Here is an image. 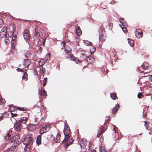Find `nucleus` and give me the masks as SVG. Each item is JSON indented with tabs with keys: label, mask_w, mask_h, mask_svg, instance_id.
Segmentation results:
<instances>
[{
	"label": "nucleus",
	"mask_w": 152,
	"mask_h": 152,
	"mask_svg": "<svg viewBox=\"0 0 152 152\" xmlns=\"http://www.w3.org/2000/svg\"><path fill=\"white\" fill-rule=\"evenodd\" d=\"M23 143L25 145L24 150L26 152L29 151L30 148L33 143V137L31 134H28L25 136L23 140Z\"/></svg>",
	"instance_id": "f257e3e1"
},
{
	"label": "nucleus",
	"mask_w": 152,
	"mask_h": 152,
	"mask_svg": "<svg viewBox=\"0 0 152 152\" xmlns=\"http://www.w3.org/2000/svg\"><path fill=\"white\" fill-rule=\"evenodd\" d=\"M70 130L64 128V133L65 137L62 142L66 143L65 145L67 147L72 144L74 141V139L73 138H70Z\"/></svg>",
	"instance_id": "f03ea898"
},
{
	"label": "nucleus",
	"mask_w": 152,
	"mask_h": 152,
	"mask_svg": "<svg viewBox=\"0 0 152 152\" xmlns=\"http://www.w3.org/2000/svg\"><path fill=\"white\" fill-rule=\"evenodd\" d=\"M11 142L13 143V145L12 146L11 148V149L13 151L14 150V149H15L16 147L20 143V136L18 135L14 136L12 138Z\"/></svg>",
	"instance_id": "7ed1b4c3"
},
{
	"label": "nucleus",
	"mask_w": 152,
	"mask_h": 152,
	"mask_svg": "<svg viewBox=\"0 0 152 152\" xmlns=\"http://www.w3.org/2000/svg\"><path fill=\"white\" fill-rule=\"evenodd\" d=\"M16 25L13 23H11L9 25L8 29V38H11L15 32L16 29Z\"/></svg>",
	"instance_id": "20e7f679"
},
{
	"label": "nucleus",
	"mask_w": 152,
	"mask_h": 152,
	"mask_svg": "<svg viewBox=\"0 0 152 152\" xmlns=\"http://www.w3.org/2000/svg\"><path fill=\"white\" fill-rule=\"evenodd\" d=\"M80 147L82 149L86 148V150L87 149L88 150H89L90 147L88 144H89V142L85 138H82L80 141Z\"/></svg>",
	"instance_id": "39448f33"
},
{
	"label": "nucleus",
	"mask_w": 152,
	"mask_h": 152,
	"mask_svg": "<svg viewBox=\"0 0 152 152\" xmlns=\"http://www.w3.org/2000/svg\"><path fill=\"white\" fill-rule=\"evenodd\" d=\"M7 32L1 31V39L2 40H4L5 44L8 45L10 43V39L8 38V36L7 35Z\"/></svg>",
	"instance_id": "423d86ee"
},
{
	"label": "nucleus",
	"mask_w": 152,
	"mask_h": 152,
	"mask_svg": "<svg viewBox=\"0 0 152 152\" xmlns=\"http://www.w3.org/2000/svg\"><path fill=\"white\" fill-rule=\"evenodd\" d=\"M65 53L64 55V56L66 58H70V59L73 61L77 62V61H79L78 59L75 58V57L73 56V55L71 52L65 51Z\"/></svg>",
	"instance_id": "0eeeda50"
},
{
	"label": "nucleus",
	"mask_w": 152,
	"mask_h": 152,
	"mask_svg": "<svg viewBox=\"0 0 152 152\" xmlns=\"http://www.w3.org/2000/svg\"><path fill=\"white\" fill-rule=\"evenodd\" d=\"M105 32L104 29L101 28L99 29V39L100 41H104L105 40V37L104 36Z\"/></svg>",
	"instance_id": "6e6552de"
},
{
	"label": "nucleus",
	"mask_w": 152,
	"mask_h": 152,
	"mask_svg": "<svg viewBox=\"0 0 152 152\" xmlns=\"http://www.w3.org/2000/svg\"><path fill=\"white\" fill-rule=\"evenodd\" d=\"M22 128V125L18 121H16L14 124V128L15 130L17 132L20 131Z\"/></svg>",
	"instance_id": "1a4fd4ad"
},
{
	"label": "nucleus",
	"mask_w": 152,
	"mask_h": 152,
	"mask_svg": "<svg viewBox=\"0 0 152 152\" xmlns=\"http://www.w3.org/2000/svg\"><path fill=\"white\" fill-rule=\"evenodd\" d=\"M35 36H36V37H38L39 36H40V37L39 38H42L43 39H45V34L44 33H42L41 32V34H39V32L38 31V27H36L35 28Z\"/></svg>",
	"instance_id": "9d476101"
},
{
	"label": "nucleus",
	"mask_w": 152,
	"mask_h": 152,
	"mask_svg": "<svg viewBox=\"0 0 152 152\" xmlns=\"http://www.w3.org/2000/svg\"><path fill=\"white\" fill-rule=\"evenodd\" d=\"M23 36L25 40H28L31 38L29 30L28 29L25 30L23 32Z\"/></svg>",
	"instance_id": "9b49d317"
},
{
	"label": "nucleus",
	"mask_w": 152,
	"mask_h": 152,
	"mask_svg": "<svg viewBox=\"0 0 152 152\" xmlns=\"http://www.w3.org/2000/svg\"><path fill=\"white\" fill-rule=\"evenodd\" d=\"M135 36L137 38H140L142 37L143 35L141 29L139 28L136 29L135 32Z\"/></svg>",
	"instance_id": "f8f14e48"
},
{
	"label": "nucleus",
	"mask_w": 152,
	"mask_h": 152,
	"mask_svg": "<svg viewBox=\"0 0 152 152\" xmlns=\"http://www.w3.org/2000/svg\"><path fill=\"white\" fill-rule=\"evenodd\" d=\"M29 115H28V117H23L20 118L18 121L19 122L26 124L28 121V118H29Z\"/></svg>",
	"instance_id": "ddd939ff"
},
{
	"label": "nucleus",
	"mask_w": 152,
	"mask_h": 152,
	"mask_svg": "<svg viewBox=\"0 0 152 152\" xmlns=\"http://www.w3.org/2000/svg\"><path fill=\"white\" fill-rule=\"evenodd\" d=\"M43 88V87H41V88H39V94L40 96H43L45 98H46V96L47 95V92L45 90H43V91L42 90Z\"/></svg>",
	"instance_id": "4468645a"
},
{
	"label": "nucleus",
	"mask_w": 152,
	"mask_h": 152,
	"mask_svg": "<svg viewBox=\"0 0 152 152\" xmlns=\"http://www.w3.org/2000/svg\"><path fill=\"white\" fill-rule=\"evenodd\" d=\"M31 61L29 59H25L23 60V65L25 67L28 68L30 64Z\"/></svg>",
	"instance_id": "2eb2a0df"
},
{
	"label": "nucleus",
	"mask_w": 152,
	"mask_h": 152,
	"mask_svg": "<svg viewBox=\"0 0 152 152\" xmlns=\"http://www.w3.org/2000/svg\"><path fill=\"white\" fill-rule=\"evenodd\" d=\"M46 39H43L42 38H39L38 41V45H41L42 43L43 46H44L45 44Z\"/></svg>",
	"instance_id": "dca6fc26"
},
{
	"label": "nucleus",
	"mask_w": 152,
	"mask_h": 152,
	"mask_svg": "<svg viewBox=\"0 0 152 152\" xmlns=\"http://www.w3.org/2000/svg\"><path fill=\"white\" fill-rule=\"evenodd\" d=\"M120 106L118 104H116L115 106L113 108L112 110V113L113 114H114L116 113L119 108Z\"/></svg>",
	"instance_id": "f3484780"
},
{
	"label": "nucleus",
	"mask_w": 152,
	"mask_h": 152,
	"mask_svg": "<svg viewBox=\"0 0 152 152\" xmlns=\"http://www.w3.org/2000/svg\"><path fill=\"white\" fill-rule=\"evenodd\" d=\"M48 129L47 126H45L44 127H42L40 131V134H43L45 132H47L49 130Z\"/></svg>",
	"instance_id": "a211bd4d"
},
{
	"label": "nucleus",
	"mask_w": 152,
	"mask_h": 152,
	"mask_svg": "<svg viewBox=\"0 0 152 152\" xmlns=\"http://www.w3.org/2000/svg\"><path fill=\"white\" fill-rule=\"evenodd\" d=\"M12 134V131H9L7 134L4 136V139L6 140H9L11 137V134Z\"/></svg>",
	"instance_id": "6ab92c4d"
},
{
	"label": "nucleus",
	"mask_w": 152,
	"mask_h": 152,
	"mask_svg": "<svg viewBox=\"0 0 152 152\" xmlns=\"http://www.w3.org/2000/svg\"><path fill=\"white\" fill-rule=\"evenodd\" d=\"M86 56L84 54L82 53L81 54V55L80 56V60L78 59L79 61H77V62H76L77 63V62H79L80 63L83 60H84L85 59H86Z\"/></svg>",
	"instance_id": "aec40b11"
},
{
	"label": "nucleus",
	"mask_w": 152,
	"mask_h": 152,
	"mask_svg": "<svg viewBox=\"0 0 152 152\" xmlns=\"http://www.w3.org/2000/svg\"><path fill=\"white\" fill-rule=\"evenodd\" d=\"M61 135L59 133H58L56 137L54 138V140L56 142H60Z\"/></svg>",
	"instance_id": "412c9836"
},
{
	"label": "nucleus",
	"mask_w": 152,
	"mask_h": 152,
	"mask_svg": "<svg viewBox=\"0 0 152 152\" xmlns=\"http://www.w3.org/2000/svg\"><path fill=\"white\" fill-rule=\"evenodd\" d=\"M27 110V108L26 107H17L15 108L14 110H18L21 111H26Z\"/></svg>",
	"instance_id": "4be33fe9"
},
{
	"label": "nucleus",
	"mask_w": 152,
	"mask_h": 152,
	"mask_svg": "<svg viewBox=\"0 0 152 152\" xmlns=\"http://www.w3.org/2000/svg\"><path fill=\"white\" fill-rule=\"evenodd\" d=\"M9 115V114L8 112H6L3 113L2 115L1 116V120L2 119H4V118H7Z\"/></svg>",
	"instance_id": "5701e85b"
},
{
	"label": "nucleus",
	"mask_w": 152,
	"mask_h": 152,
	"mask_svg": "<svg viewBox=\"0 0 152 152\" xmlns=\"http://www.w3.org/2000/svg\"><path fill=\"white\" fill-rule=\"evenodd\" d=\"M110 97L113 100H115L118 99V97L117 96V94L116 92L110 93Z\"/></svg>",
	"instance_id": "b1692460"
},
{
	"label": "nucleus",
	"mask_w": 152,
	"mask_h": 152,
	"mask_svg": "<svg viewBox=\"0 0 152 152\" xmlns=\"http://www.w3.org/2000/svg\"><path fill=\"white\" fill-rule=\"evenodd\" d=\"M17 38V35L16 34L14 35L12 37L11 39V43L15 45L16 43V39Z\"/></svg>",
	"instance_id": "393cba45"
},
{
	"label": "nucleus",
	"mask_w": 152,
	"mask_h": 152,
	"mask_svg": "<svg viewBox=\"0 0 152 152\" xmlns=\"http://www.w3.org/2000/svg\"><path fill=\"white\" fill-rule=\"evenodd\" d=\"M148 66V64L147 62H144L141 65V67L142 69L145 70L147 69Z\"/></svg>",
	"instance_id": "a878e982"
},
{
	"label": "nucleus",
	"mask_w": 152,
	"mask_h": 152,
	"mask_svg": "<svg viewBox=\"0 0 152 152\" xmlns=\"http://www.w3.org/2000/svg\"><path fill=\"white\" fill-rule=\"evenodd\" d=\"M77 33L78 35H81L82 34V31L79 26H77L76 29Z\"/></svg>",
	"instance_id": "bb28decb"
},
{
	"label": "nucleus",
	"mask_w": 152,
	"mask_h": 152,
	"mask_svg": "<svg viewBox=\"0 0 152 152\" xmlns=\"http://www.w3.org/2000/svg\"><path fill=\"white\" fill-rule=\"evenodd\" d=\"M41 136L40 135H38L37 138L36 142L37 144L40 145L41 144Z\"/></svg>",
	"instance_id": "cd10ccee"
},
{
	"label": "nucleus",
	"mask_w": 152,
	"mask_h": 152,
	"mask_svg": "<svg viewBox=\"0 0 152 152\" xmlns=\"http://www.w3.org/2000/svg\"><path fill=\"white\" fill-rule=\"evenodd\" d=\"M119 21L122 24L123 26H126L127 24L126 22H125L124 21V19L122 18H121L119 19Z\"/></svg>",
	"instance_id": "c85d7f7f"
},
{
	"label": "nucleus",
	"mask_w": 152,
	"mask_h": 152,
	"mask_svg": "<svg viewBox=\"0 0 152 152\" xmlns=\"http://www.w3.org/2000/svg\"><path fill=\"white\" fill-rule=\"evenodd\" d=\"M128 42L130 46L132 47L134 46V42L133 40L129 38L128 39Z\"/></svg>",
	"instance_id": "c756f323"
},
{
	"label": "nucleus",
	"mask_w": 152,
	"mask_h": 152,
	"mask_svg": "<svg viewBox=\"0 0 152 152\" xmlns=\"http://www.w3.org/2000/svg\"><path fill=\"white\" fill-rule=\"evenodd\" d=\"M45 64V61L44 60H41L38 62V64L39 66H42Z\"/></svg>",
	"instance_id": "7c9ffc66"
},
{
	"label": "nucleus",
	"mask_w": 152,
	"mask_h": 152,
	"mask_svg": "<svg viewBox=\"0 0 152 152\" xmlns=\"http://www.w3.org/2000/svg\"><path fill=\"white\" fill-rule=\"evenodd\" d=\"M28 75L27 72H26L24 73L22 77V79L26 81L28 79Z\"/></svg>",
	"instance_id": "2f4dec72"
},
{
	"label": "nucleus",
	"mask_w": 152,
	"mask_h": 152,
	"mask_svg": "<svg viewBox=\"0 0 152 152\" xmlns=\"http://www.w3.org/2000/svg\"><path fill=\"white\" fill-rule=\"evenodd\" d=\"M88 61V62L90 63H92L93 62L94 59L93 58V56H91L90 58H89L88 60L87 59Z\"/></svg>",
	"instance_id": "473e14b6"
},
{
	"label": "nucleus",
	"mask_w": 152,
	"mask_h": 152,
	"mask_svg": "<svg viewBox=\"0 0 152 152\" xmlns=\"http://www.w3.org/2000/svg\"><path fill=\"white\" fill-rule=\"evenodd\" d=\"M71 49L68 46H66L65 48V51L71 52Z\"/></svg>",
	"instance_id": "72a5a7b5"
},
{
	"label": "nucleus",
	"mask_w": 152,
	"mask_h": 152,
	"mask_svg": "<svg viewBox=\"0 0 152 152\" xmlns=\"http://www.w3.org/2000/svg\"><path fill=\"white\" fill-rule=\"evenodd\" d=\"M48 80V79L47 77H45L44 78V80H43V87L45 86L47 83V82Z\"/></svg>",
	"instance_id": "f704fd0d"
},
{
	"label": "nucleus",
	"mask_w": 152,
	"mask_h": 152,
	"mask_svg": "<svg viewBox=\"0 0 152 152\" xmlns=\"http://www.w3.org/2000/svg\"><path fill=\"white\" fill-rule=\"evenodd\" d=\"M45 72V68L42 67L40 68V72L41 73H43Z\"/></svg>",
	"instance_id": "c9c22d12"
},
{
	"label": "nucleus",
	"mask_w": 152,
	"mask_h": 152,
	"mask_svg": "<svg viewBox=\"0 0 152 152\" xmlns=\"http://www.w3.org/2000/svg\"><path fill=\"white\" fill-rule=\"evenodd\" d=\"M99 130L102 131V132H104L105 131L104 126L103 125L101 126L100 127Z\"/></svg>",
	"instance_id": "e433bc0d"
},
{
	"label": "nucleus",
	"mask_w": 152,
	"mask_h": 152,
	"mask_svg": "<svg viewBox=\"0 0 152 152\" xmlns=\"http://www.w3.org/2000/svg\"><path fill=\"white\" fill-rule=\"evenodd\" d=\"M30 53L29 51H26V52L25 53V56L27 58H28L29 57L30 55Z\"/></svg>",
	"instance_id": "4c0bfd02"
},
{
	"label": "nucleus",
	"mask_w": 152,
	"mask_h": 152,
	"mask_svg": "<svg viewBox=\"0 0 152 152\" xmlns=\"http://www.w3.org/2000/svg\"><path fill=\"white\" fill-rule=\"evenodd\" d=\"M145 126L147 129L149 130L150 129V128L148 126V124L147 121H145Z\"/></svg>",
	"instance_id": "58836bf2"
},
{
	"label": "nucleus",
	"mask_w": 152,
	"mask_h": 152,
	"mask_svg": "<svg viewBox=\"0 0 152 152\" xmlns=\"http://www.w3.org/2000/svg\"><path fill=\"white\" fill-rule=\"evenodd\" d=\"M143 96L142 93H139L137 94V97L139 98H142Z\"/></svg>",
	"instance_id": "ea45409f"
},
{
	"label": "nucleus",
	"mask_w": 152,
	"mask_h": 152,
	"mask_svg": "<svg viewBox=\"0 0 152 152\" xmlns=\"http://www.w3.org/2000/svg\"><path fill=\"white\" fill-rule=\"evenodd\" d=\"M30 128L32 130H34L36 128V125H34L33 124H32V125H31L30 126Z\"/></svg>",
	"instance_id": "a19ab883"
},
{
	"label": "nucleus",
	"mask_w": 152,
	"mask_h": 152,
	"mask_svg": "<svg viewBox=\"0 0 152 152\" xmlns=\"http://www.w3.org/2000/svg\"><path fill=\"white\" fill-rule=\"evenodd\" d=\"M102 133V131L99 130L97 134V137H99L100 136Z\"/></svg>",
	"instance_id": "79ce46f5"
},
{
	"label": "nucleus",
	"mask_w": 152,
	"mask_h": 152,
	"mask_svg": "<svg viewBox=\"0 0 152 152\" xmlns=\"http://www.w3.org/2000/svg\"><path fill=\"white\" fill-rule=\"evenodd\" d=\"M120 26L121 27L122 30L124 32H127V28L126 27H124V26H123V27H122L121 25H120Z\"/></svg>",
	"instance_id": "37998d69"
},
{
	"label": "nucleus",
	"mask_w": 152,
	"mask_h": 152,
	"mask_svg": "<svg viewBox=\"0 0 152 152\" xmlns=\"http://www.w3.org/2000/svg\"><path fill=\"white\" fill-rule=\"evenodd\" d=\"M1 31H2V32L3 31H7V27L6 26H5L3 27L1 29Z\"/></svg>",
	"instance_id": "c03bdc74"
},
{
	"label": "nucleus",
	"mask_w": 152,
	"mask_h": 152,
	"mask_svg": "<svg viewBox=\"0 0 152 152\" xmlns=\"http://www.w3.org/2000/svg\"><path fill=\"white\" fill-rule=\"evenodd\" d=\"M11 112V116L12 117H16L18 115V114H17V113H13V110H11L10 111Z\"/></svg>",
	"instance_id": "a18cd8bd"
},
{
	"label": "nucleus",
	"mask_w": 152,
	"mask_h": 152,
	"mask_svg": "<svg viewBox=\"0 0 152 152\" xmlns=\"http://www.w3.org/2000/svg\"><path fill=\"white\" fill-rule=\"evenodd\" d=\"M6 102L5 99H4L1 98V105L4 104Z\"/></svg>",
	"instance_id": "49530a36"
},
{
	"label": "nucleus",
	"mask_w": 152,
	"mask_h": 152,
	"mask_svg": "<svg viewBox=\"0 0 152 152\" xmlns=\"http://www.w3.org/2000/svg\"><path fill=\"white\" fill-rule=\"evenodd\" d=\"M96 50V48L94 47H92L91 48L90 51L91 52L94 53Z\"/></svg>",
	"instance_id": "de8ad7c7"
},
{
	"label": "nucleus",
	"mask_w": 152,
	"mask_h": 152,
	"mask_svg": "<svg viewBox=\"0 0 152 152\" xmlns=\"http://www.w3.org/2000/svg\"><path fill=\"white\" fill-rule=\"evenodd\" d=\"M7 141H6L5 143H3V144H2L1 145V147H2V148H5V147H6V146L7 144V143L6 142Z\"/></svg>",
	"instance_id": "09e8293b"
},
{
	"label": "nucleus",
	"mask_w": 152,
	"mask_h": 152,
	"mask_svg": "<svg viewBox=\"0 0 152 152\" xmlns=\"http://www.w3.org/2000/svg\"><path fill=\"white\" fill-rule=\"evenodd\" d=\"M86 42H85L86 45L88 46H91L92 43L88 41H86Z\"/></svg>",
	"instance_id": "8fccbe9b"
},
{
	"label": "nucleus",
	"mask_w": 152,
	"mask_h": 152,
	"mask_svg": "<svg viewBox=\"0 0 152 152\" xmlns=\"http://www.w3.org/2000/svg\"><path fill=\"white\" fill-rule=\"evenodd\" d=\"M113 23H110L109 26L110 28L112 30L113 28Z\"/></svg>",
	"instance_id": "3c124183"
},
{
	"label": "nucleus",
	"mask_w": 152,
	"mask_h": 152,
	"mask_svg": "<svg viewBox=\"0 0 152 152\" xmlns=\"http://www.w3.org/2000/svg\"><path fill=\"white\" fill-rule=\"evenodd\" d=\"M62 47L63 48L65 47V45L66 44V42L65 41H62Z\"/></svg>",
	"instance_id": "603ef678"
},
{
	"label": "nucleus",
	"mask_w": 152,
	"mask_h": 152,
	"mask_svg": "<svg viewBox=\"0 0 152 152\" xmlns=\"http://www.w3.org/2000/svg\"><path fill=\"white\" fill-rule=\"evenodd\" d=\"M17 70L19 72H23V69H20V68H18L17 69Z\"/></svg>",
	"instance_id": "864d4df0"
},
{
	"label": "nucleus",
	"mask_w": 152,
	"mask_h": 152,
	"mask_svg": "<svg viewBox=\"0 0 152 152\" xmlns=\"http://www.w3.org/2000/svg\"><path fill=\"white\" fill-rule=\"evenodd\" d=\"M115 3V1L114 0H112L110 2V4H113Z\"/></svg>",
	"instance_id": "5fc2aeb1"
},
{
	"label": "nucleus",
	"mask_w": 152,
	"mask_h": 152,
	"mask_svg": "<svg viewBox=\"0 0 152 152\" xmlns=\"http://www.w3.org/2000/svg\"><path fill=\"white\" fill-rule=\"evenodd\" d=\"M4 23V21L3 19L1 18V25H2Z\"/></svg>",
	"instance_id": "6e6d98bb"
},
{
	"label": "nucleus",
	"mask_w": 152,
	"mask_h": 152,
	"mask_svg": "<svg viewBox=\"0 0 152 152\" xmlns=\"http://www.w3.org/2000/svg\"><path fill=\"white\" fill-rule=\"evenodd\" d=\"M15 44L11 43V46L13 49H14L15 47Z\"/></svg>",
	"instance_id": "4d7b16f0"
},
{
	"label": "nucleus",
	"mask_w": 152,
	"mask_h": 152,
	"mask_svg": "<svg viewBox=\"0 0 152 152\" xmlns=\"http://www.w3.org/2000/svg\"><path fill=\"white\" fill-rule=\"evenodd\" d=\"M64 128H65V129H69V130H70L69 127L68 126H65Z\"/></svg>",
	"instance_id": "13d9d810"
},
{
	"label": "nucleus",
	"mask_w": 152,
	"mask_h": 152,
	"mask_svg": "<svg viewBox=\"0 0 152 152\" xmlns=\"http://www.w3.org/2000/svg\"><path fill=\"white\" fill-rule=\"evenodd\" d=\"M90 152H96V151L94 149L91 150Z\"/></svg>",
	"instance_id": "bf43d9fd"
},
{
	"label": "nucleus",
	"mask_w": 152,
	"mask_h": 152,
	"mask_svg": "<svg viewBox=\"0 0 152 152\" xmlns=\"http://www.w3.org/2000/svg\"><path fill=\"white\" fill-rule=\"evenodd\" d=\"M42 48L41 47H40L39 48V50L40 51H42Z\"/></svg>",
	"instance_id": "052dcab7"
},
{
	"label": "nucleus",
	"mask_w": 152,
	"mask_h": 152,
	"mask_svg": "<svg viewBox=\"0 0 152 152\" xmlns=\"http://www.w3.org/2000/svg\"><path fill=\"white\" fill-rule=\"evenodd\" d=\"M150 80L151 81H152V76L151 77L150 79Z\"/></svg>",
	"instance_id": "680f3d73"
},
{
	"label": "nucleus",
	"mask_w": 152,
	"mask_h": 152,
	"mask_svg": "<svg viewBox=\"0 0 152 152\" xmlns=\"http://www.w3.org/2000/svg\"><path fill=\"white\" fill-rule=\"evenodd\" d=\"M137 152H140V151H137Z\"/></svg>",
	"instance_id": "e2e57ef3"
},
{
	"label": "nucleus",
	"mask_w": 152,
	"mask_h": 152,
	"mask_svg": "<svg viewBox=\"0 0 152 152\" xmlns=\"http://www.w3.org/2000/svg\"><path fill=\"white\" fill-rule=\"evenodd\" d=\"M104 152H107V151H104Z\"/></svg>",
	"instance_id": "0e129e2a"
},
{
	"label": "nucleus",
	"mask_w": 152,
	"mask_h": 152,
	"mask_svg": "<svg viewBox=\"0 0 152 152\" xmlns=\"http://www.w3.org/2000/svg\"><path fill=\"white\" fill-rule=\"evenodd\" d=\"M2 143L3 144V143H4V142H3V141H2Z\"/></svg>",
	"instance_id": "69168bd1"
},
{
	"label": "nucleus",
	"mask_w": 152,
	"mask_h": 152,
	"mask_svg": "<svg viewBox=\"0 0 152 152\" xmlns=\"http://www.w3.org/2000/svg\"><path fill=\"white\" fill-rule=\"evenodd\" d=\"M19 66H20V65H19Z\"/></svg>",
	"instance_id": "338daca9"
}]
</instances>
